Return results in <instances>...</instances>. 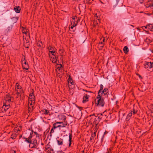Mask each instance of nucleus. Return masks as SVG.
<instances>
[{"instance_id":"obj_57","label":"nucleus","mask_w":153,"mask_h":153,"mask_svg":"<svg viewBox=\"0 0 153 153\" xmlns=\"http://www.w3.org/2000/svg\"><path fill=\"white\" fill-rule=\"evenodd\" d=\"M108 132H107L106 131H105L104 132V134H103V135H104V136L105 134H107V133H108Z\"/></svg>"},{"instance_id":"obj_45","label":"nucleus","mask_w":153,"mask_h":153,"mask_svg":"<svg viewBox=\"0 0 153 153\" xmlns=\"http://www.w3.org/2000/svg\"><path fill=\"white\" fill-rule=\"evenodd\" d=\"M97 132L94 131L93 133L92 134L91 136H93V137H95L96 136V133Z\"/></svg>"},{"instance_id":"obj_54","label":"nucleus","mask_w":153,"mask_h":153,"mask_svg":"<svg viewBox=\"0 0 153 153\" xmlns=\"http://www.w3.org/2000/svg\"><path fill=\"white\" fill-rule=\"evenodd\" d=\"M62 116L63 117V120H65L66 119V117L64 116L63 115H62Z\"/></svg>"},{"instance_id":"obj_9","label":"nucleus","mask_w":153,"mask_h":153,"mask_svg":"<svg viewBox=\"0 0 153 153\" xmlns=\"http://www.w3.org/2000/svg\"><path fill=\"white\" fill-rule=\"evenodd\" d=\"M72 133H70L69 134V140L68 141L69 142V146L70 147L71 146L72 143Z\"/></svg>"},{"instance_id":"obj_28","label":"nucleus","mask_w":153,"mask_h":153,"mask_svg":"<svg viewBox=\"0 0 153 153\" xmlns=\"http://www.w3.org/2000/svg\"><path fill=\"white\" fill-rule=\"evenodd\" d=\"M33 102V100H29V101L28 102V106H31L33 105V104H32Z\"/></svg>"},{"instance_id":"obj_7","label":"nucleus","mask_w":153,"mask_h":153,"mask_svg":"<svg viewBox=\"0 0 153 153\" xmlns=\"http://www.w3.org/2000/svg\"><path fill=\"white\" fill-rule=\"evenodd\" d=\"M42 111L43 112L44 114L46 115H49V116H51L52 114V113H51L49 111L46 109H44Z\"/></svg>"},{"instance_id":"obj_63","label":"nucleus","mask_w":153,"mask_h":153,"mask_svg":"<svg viewBox=\"0 0 153 153\" xmlns=\"http://www.w3.org/2000/svg\"><path fill=\"white\" fill-rule=\"evenodd\" d=\"M148 26V25H147L146 26H144L145 28H146V29L148 28V27H149V26Z\"/></svg>"},{"instance_id":"obj_43","label":"nucleus","mask_w":153,"mask_h":153,"mask_svg":"<svg viewBox=\"0 0 153 153\" xmlns=\"http://www.w3.org/2000/svg\"><path fill=\"white\" fill-rule=\"evenodd\" d=\"M12 137L11 138H12L13 139H15L16 137V135L14 134L13 136V134L11 135Z\"/></svg>"},{"instance_id":"obj_51","label":"nucleus","mask_w":153,"mask_h":153,"mask_svg":"<svg viewBox=\"0 0 153 153\" xmlns=\"http://www.w3.org/2000/svg\"><path fill=\"white\" fill-rule=\"evenodd\" d=\"M34 91L33 90H32V91H31L30 94V96L31 95H32V94H33Z\"/></svg>"},{"instance_id":"obj_18","label":"nucleus","mask_w":153,"mask_h":153,"mask_svg":"<svg viewBox=\"0 0 153 153\" xmlns=\"http://www.w3.org/2000/svg\"><path fill=\"white\" fill-rule=\"evenodd\" d=\"M10 105H3L2 108L4 109V111H6L9 108Z\"/></svg>"},{"instance_id":"obj_13","label":"nucleus","mask_w":153,"mask_h":153,"mask_svg":"<svg viewBox=\"0 0 153 153\" xmlns=\"http://www.w3.org/2000/svg\"><path fill=\"white\" fill-rule=\"evenodd\" d=\"M11 100H4V103L3 105H10V104Z\"/></svg>"},{"instance_id":"obj_22","label":"nucleus","mask_w":153,"mask_h":153,"mask_svg":"<svg viewBox=\"0 0 153 153\" xmlns=\"http://www.w3.org/2000/svg\"><path fill=\"white\" fill-rule=\"evenodd\" d=\"M77 22L76 23L71 22V29H73V28L75 27L77 25Z\"/></svg>"},{"instance_id":"obj_12","label":"nucleus","mask_w":153,"mask_h":153,"mask_svg":"<svg viewBox=\"0 0 153 153\" xmlns=\"http://www.w3.org/2000/svg\"><path fill=\"white\" fill-rule=\"evenodd\" d=\"M59 123L60 126V128H63L65 127L67 125V123L66 122H60Z\"/></svg>"},{"instance_id":"obj_53","label":"nucleus","mask_w":153,"mask_h":153,"mask_svg":"<svg viewBox=\"0 0 153 153\" xmlns=\"http://www.w3.org/2000/svg\"><path fill=\"white\" fill-rule=\"evenodd\" d=\"M140 4H142L143 2V0H138Z\"/></svg>"},{"instance_id":"obj_33","label":"nucleus","mask_w":153,"mask_h":153,"mask_svg":"<svg viewBox=\"0 0 153 153\" xmlns=\"http://www.w3.org/2000/svg\"><path fill=\"white\" fill-rule=\"evenodd\" d=\"M55 128H54V127L53 126V127H52V128L51 129V131L50 133V134H51L50 136L52 135L51 133H53L54 132V129Z\"/></svg>"},{"instance_id":"obj_36","label":"nucleus","mask_w":153,"mask_h":153,"mask_svg":"<svg viewBox=\"0 0 153 153\" xmlns=\"http://www.w3.org/2000/svg\"><path fill=\"white\" fill-rule=\"evenodd\" d=\"M87 2L89 4H92L94 0H86Z\"/></svg>"},{"instance_id":"obj_11","label":"nucleus","mask_w":153,"mask_h":153,"mask_svg":"<svg viewBox=\"0 0 153 153\" xmlns=\"http://www.w3.org/2000/svg\"><path fill=\"white\" fill-rule=\"evenodd\" d=\"M60 122H56L53 124V126L55 128H59V130H60Z\"/></svg>"},{"instance_id":"obj_48","label":"nucleus","mask_w":153,"mask_h":153,"mask_svg":"<svg viewBox=\"0 0 153 153\" xmlns=\"http://www.w3.org/2000/svg\"><path fill=\"white\" fill-rule=\"evenodd\" d=\"M60 67H58L57 68V69L59 71L61 68H62V65H61V64H60Z\"/></svg>"},{"instance_id":"obj_17","label":"nucleus","mask_w":153,"mask_h":153,"mask_svg":"<svg viewBox=\"0 0 153 153\" xmlns=\"http://www.w3.org/2000/svg\"><path fill=\"white\" fill-rule=\"evenodd\" d=\"M108 89L105 88L103 91H102V92H101V94L102 95V94H103L104 95H106L107 94V93H108Z\"/></svg>"},{"instance_id":"obj_2","label":"nucleus","mask_w":153,"mask_h":153,"mask_svg":"<svg viewBox=\"0 0 153 153\" xmlns=\"http://www.w3.org/2000/svg\"><path fill=\"white\" fill-rule=\"evenodd\" d=\"M95 104L98 106L103 107L105 104V102L103 98L102 100H97V102H96Z\"/></svg>"},{"instance_id":"obj_39","label":"nucleus","mask_w":153,"mask_h":153,"mask_svg":"<svg viewBox=\"0 0 153 153\" xmlns=\"http://www.w3.org/2000/svg\"><path fill=\"white\" fill-rule=\"evenodd\" d=\"M138 89L139 91L142 92L146 90V89L145 88H143L142 86L141 87V88H138Z\"/></svg>"},{"instance_id":"obj_8","label":"nucleus","mask_w":153,"mask_h":153,"mask_svg":"<svg viewBox=\"0 0 153 153\" xmlns=\"http://www.w3.org/2000/svg\"><path fill=\"white\" fill-rule=\"evenodd\" d=\"M56 141L59 145H62L63 143V140L62 139L59 138L58 137L56 139Z\"/></svg>"},{"instance_id":"obj_41","label":"nucleus","mask_w":153,"mask_h":153,"mask_svg":"<svg viewBox=\"0 0 153 153\" xmlns=\"http://www.w3.org/2000/svg\"><path fill=\"white\" fill-rule=\"evenodd\" d=\"M103 115L101 113H100L98 114V116H99L100 118L102 119V117Z\"/></svg>"},{"instance_id":"obj_34","label":"nucleus","mask_w":153,"mask_h":153,"mask_svg":"<svg viewBox=\"0 0 153 153\" xmlns=\"http://www.w3.org/2000/svg\"><path fill=\"white\" fill-rule=\"evenodd\" d=\"M145 41L147 42V43H148L151 42H152V40L146 38L145 40Z\"/></svg>"},{"instance_id":"obj_40","label":"nucleus","mask_w":153,"mask_h":153,"mask_svg":"<svg viewBox=\"0 0 153 153\" xmlns=\"http://www.w3.org/2000/svg\"><path fill=\"white\" fill-rule=\"evenodd\" d=\"M112 149V148H109L108 150L107 153H111V151Z\"/></svg>"},{"instance_id":"obj_37","label":"nucleus","mask_w":153,"mask_h":153,"mask_svg":"<svg viewBox=\"0 0 153 153\" xmlns=\"http://www.w3.org/2000/svg\"><path fill=\"white\" fill-rule=\"evenodd\" d=\"M16 89H19V88H20V86H21L19 85L18 83H17L16 84Z\"/></svg>"},{"instance_id":"obj_3","label":"nucleus","mask_w":153,"mask_h":153,"mask_svg":"<svg viewBox=\"0 0 153 153\" xmlns=\"http://www.w3.org/2000/svg\"><path fill=\"white\" fill-rule=\"evenodd\" d=\"M144 66L146 68H150L153 67V62H146L144 64Z\"/></svg>"},{"instance_id":"obj_1","label":"nucleus","mask_w":153,"mask_h":153,"mask_svg":"<svg viewBox=\"0 0 153 153\" xmlns=\"http://www.w3.org/2000/svg\"><path fill=\"white\" fill-rule=\"evenodd\" d=\"M31 143H28L30 144L29 146V147L32 148L37 149L39 143L37 142L36 139L33 138L31 140Z\"/></svg>"},{"instance_id":"obj_61","label":"nucleus","mask_w":153,"mask_h":153,"mask_svg":"<svg viewBox=\"0 0 153 153\" xmlns=\"http://www.w3.org/2000/svg\"><path fill=\"white\" fill-rule=\"evenodd\" d=\"M137 75H138V76L139 77H140L141 78V79H142V77H141V76L140 75V74H137Z\"/></svg>"},{"instance_id":"obj_27","label":"nucleus","mask_w":153,"mask_h":153,"mask_svg":"<svg viewBox=\"0 0 153 153\" xmlns=\"http://www.w3.org/2000/svg\"><path fill=\"white\" fill-rule=\"evenodd\" d=\"M100 89L98 91L99 93H101L102 92V90H103V85L102 84L100 85Z\"/></svg>"},{"instance_id":"obj_64","label":"nucleus","mask_w":153,"mask_h":153,"mask_svg":"<svg viewBox=\"0 0 153 153\" xmlns=\"http://www.w3.org/2000/svg\"><path fill=\"white\" fill-rule=\"evenodd\" d=\"M37 50H39V48H36V49H35V51L36 52Z\"/></svg>"},{"instance_id":"obj_23","label":"nucleus","mask_w":153,"mask_h":153,"mask_svg":"<svg viewBox=\"0 0 153 153\" xmlns=\"http://www.w3.org/2000/svg\"><path fill=\"white\" fill-rule=\"evenodd\" d=\"M99 122V120H98L97 118H95L93 123L95 125H98Z\"/></svg>"},{"instance_id":"obj_16","label":"nucleus","mask_w":153,"mask_h":153,"mask_svg":"<svg viewBox=\"0 0 153 153\" xmlns=\"http://www.w3.org/2000/svg\"><path fill=\"white\" fill-rule=\"evenodd\" d=\"M34 108V105H33L31 106H28V112L30 113L32 112Z\"/></svg>"},{"instance_id":"obj_20","label":"nucleus","mask_w":153,"mask_h":153,"mask_svg":"<svg viewBox=\"0 0 153 153\" xmlns=\"http://www.w3.org/2000/svg\"><path fill=\"white\" fill-rule=\"evenodd\" d=\"M49 52L50 53H52V55H53L54 56H55L54 54V53L55 52V51H54L53 50H52L53 48H48Z\"/></svg>"},{"instance_id":"obj_19","label":"nucleus","mask_w":153,"mask_h":153,"mask_svg":"<svg viewBox=\"0 0 153 153\" xmlns=\"http://www.w3.org/2000/svg\"><path fill=\"white\" fill-rule=\"evenodd\" d=\"M68 81L69 83H70L71 85L74 84V82L72 79L71 78V76L69 75V77L68 79Z\"/></svg>"},{"instance_id":"obj_46","label":"nucleus","mask_w":153,"mask_h":153,"mask_svg":"<svg viewBox=\"0 0 153 153\" xmlns=\"http://www.w3.org/2000/svg\"><path fill=\"white\" fill-rule=\"evenodd\" d=\"M59 51L61 52H60V53H63L64 51L63 49V48H62V49L60 48L59 50Z\"/></svg>"},{"instance_id":"obj_49","label":"nucleus","mask_w":153,"mask_h":153,"mask_svg":"<svg viewBox=\"0 0 153 153\" xmlns=\"http://www.w3.org/2000/svg\"><path fill=\"white\" fill-rule=\"evenodd\" d=\"M72 18L73 19L72 20H75L77 19V17L76 16H73V17H72Z\"/></svg>"},{"instance_id":"obj_35","label":"nucleus","mask_w":153,"mask_h":153,"mask_svg":"<svg viewBox=\"0 0 153 153\" xmlns=\"http://www.w3.org/2000/svg\"><path fill=\"white\" fill-rule=\"evenodd\" d=\"M98 128L99 127L98 126V125H95V126L94 128V131L97 132Z\"/></svg>"},{"instance_id":"obj_4","label":"nucleus","mask_w":153,"mask_h":153,"mask_svg":"<svg viewBox=\"0 0 153 153\" xmlns=\"http://www.w3.org/2000/svg\"><path fill=\"white\" fill-rule=\"evenodd\" d=\"M33 131H32V132L30 133V135L28 137V138H27L25 137H22V138L25 140V141L27 143H31V140L33 138L32 134H33Z\"/></svg>"},{"instance_id":"obj_38","label":"nucleus","mask_w":153,"mask_h":153,"mask_svg":"<svg viewBox=\"0 0 153 153\" xmlns=\"http://www.w3.org/2000/svg\"><path fill=\"white\" fill-rule=\"evenodd\" d=\"M53 60L52 61V62L53 63H56L57 60H56V57L55 56V57H53Z\"/></svg>"},{"instance_id":"obj_31","label":"nucleus","mask_w":153,"mask_h":153,"mask_svg":"<svg viewBox=\"0 0 153 153\" xmlns=\"http://www.w3.org/2000/svg\"><path fill=\"white\" fill-rule=\"evenodd\" d=\"M148 54H151V53H153V49L152 48V49L151 48H149V50H148Z\"/></svg>"},{"instance_id":"obj_60","label":"nucleus","mask_w":153,"mask_h":153,"mask_svg":"<svg viewBox=\"0 0 153 153\" xmlns=\"http://www.w3.org/2000/svg\"><path fill=\"white\" fill-rule=\"evenodd\" d=\"M13 100H14V98L13 97H11V100H12V101H11L12 102H13Z\"/></svg>"},{"instance_id":"obj_10","label":"nucleus","mask_w":153,"mask_h":153,"mask_svg":"<svg viewBox=\"0 0 153 153\" xmlns=\"http://www.w3.org/2000/svg\"><path fill=\"white\" fill-rule=\"evenodd\" d=\"M20 87V88H19V90L16 89V88H15V90L17 91V94H22V93H24V91H23L22 87L21 86Z\"/></svg>"},{"instance_id":"obj_62","label":"nucleus","mask_w":153,"mask_h":153,"mask_svg":"<svg viewBox=\"0 0 153 153\" xmlns=\"http://www.w3.org/2000/svg\"><path fill=\"white\" fill-rule=\"evenodd\" d=\"M71 22H72V23H75V20H72V21H71Z\"/></svg>"},{"instance_id":"obj_52","label":"nucleus","mask_w":153,"mask_h":153,"mask_svg":"<svg viewBox=\"0 0 153 153\" xmlns=\"http://www.w3.org/2000/svg\"><path fill=\"white\" fill-rule=\"evenodd\" d=\"M104 135H103L102 137V138H101V143H102V142L103 141V138H104Z\"/></svg>"},{"instance_id":"obj_14","label":"nucleus","mask_w":153,"mask_h":153,"mask_svg":"<svg viewBox=\"0 0 153 153\" xmlns=\"http://www.w3.org/2000/svg\"><path fill=\"white\" fill-rule=\"evenodd\" d=\"M11 96L9 94H7L6 95L5 97H4V100H11Z\"/></svg>"},{"instance_id":"obj_15","label":"nucleus","mask_w":153,"mask_h":153,"mask_svg":"<svg viewBox=\"0 0 153 153\" xmlns=\"http://www.w3.org/2000/svg\"><path fill=\"white\" fill-rule=\"evenodd\" d=\"M14 10L16 13H19L21 10L20 7L19 6H16L14 7Z\"/></svg>"},{"instance_id":"obj_58","label":"nucleus","mask_w":153,"mask_h":153,"mask_svg":"<svg viewBox=\"0 0 153 153\" xmlns=\"http://www.w3.org/2000/svg\"><path fill=\"white\" fill-rule=\"evenodd\" d=\"M27 31H24L23 32V34H25V35L27 34Z\"/></svg>"},{"instance_id":"obj_6","label":"nucleus","mask_w":153,"mask_h":153,"mask_svg":"<svg viewBox=\"0 0 153 153\" xmlns=\"http://www.w3.org/2000/svg\"><path fill=\"white\" fill-rule=\"evenodd\" d=\"M89 95L85 94L83 97L82 102L85 103L88 101V98L89 97Z\"/></svg>"},{"instance_id":"obj_44","label":"nucleus","mask_w":153,"mask_h":153,"mask_svg":"<svg viewBox=\"0 0 153 153\" xmlns=\"http://www.w3.org/2000/svg\"><path fill=\"white\" fill-rule=\"evenodd\" d=\"M40 136L41 137V135H40L39 134H37V135H36V137L35 138L36 139V138H38V139H39V138H40ZM33 136V138H34Z\"/></svg>"},{"instance_id":"obj_50","label":"nucleus","mask_w":153,"mask_h":153,"mask_svg":"<svg viewBox=\"0 0 153 153\" xmlns=\"http://www.w3.org/2000/svg\"><path fill=\"white\" fill-rule=\"evenodd\" d=\"M94 115L96 117H98V114H93L92 115H91L90 116H94Z\"/></svg>"},{"instance_id":"obj_29","label":"nucleus","mask_w":153,"mask_h":153,"mask_svg":"<svg viewBox=\"0 0 153 153\" xmlns=\"http://www.w3.org/2000/svg\"><path fill=\"white\" fill-rule=\"evenodd\" d=\"M12 29V27H8L6 30V31L7 33L8 32H10L11 30Z\"/></svg>"},{"instance_id":"obj_5","label":"nucleus","mask_w":153,"mask_h":153,"mask_svg":"<svg viewBox=\"0 0 153 153\" xmlns=\"http://www.w3.org/2000/svg\"><path fill=\"white\" fill-rule=\"evenodd\" d=\"M24 58L23 61H22V63L24 62V64H22V68L23 69H25L26 70H28L29 69V66L27 64V62L25 59V56H24Z\"/></svg>"},{"instance_id":"obj_32","label":"nucleus","mask_w":153,"mask_h":153,"mask_svg":"<svg viewBox=\"0 0 153 153\" xmlns=\"http://www.w3.org/2000/svg\"><path fill=\"white\" fill-rule=\"evenodd\" d=\"M124 52L126 54H127L128 52V48H123Z\"/></svg>"},{"instance_id":"obj_59","label":"nucleus","mask_w":153,"mask_h":153,"mask_svg":"<svg viewBox=\"0 0 153 153\" xmlns=\"http://www.w3.org/2000/svg\"><path fill=\"white\" fill-rule=\"evenodd\" d=\"M98 118H97L98 120H99V121H100V120L102 119L100 117H99V116H98Z\"/></svg>"},{"instance_id":"obj_55","label":"nucleus","mask_w":153,"mask_h":153,"mask_svg":"<svg viewBox=\"0 0 153 153\" xmlns=\"http://www.w3.org/2000/svg\"><path fill=\"white\" fill-rule=\"evenodd\" d=\"M39 49H40V50L39 51V54H42V53L41 48H39Z\"/></svg>"},{"instance_id":"obj_25","label":"nucleus","mask_w":153,"mask_h":153,"mask_svg":"<svg viewBox=\"0 0 153 153\" xmlns=\"http://www.w3.org/2000/svg\"><path fill=\"white\" fill-rule=\"evenodd\" d=\"M148 29L151 30L153 28V24H149L148 25Z\"/></svg>"},{"instance_id":"obj_26","label":"nucleus","mask_w":153,"mask_h":153,"mask_svg":"<svg viewBox=\"0 0 153 153\" xmlns=\"http://www.w3.org/2000/svg\"><path fill=\"white\" fill-rule=\"evenodd\" d=\"M132 114V112L131 113L130 112L128 114L126 118V120H129V118L131 116Z\"/></svg>"},{"instance_id":"obj_47","label":"nucleus","mask_w":153,"mask_h":153,"mask_svg":"<svg viewBox=\"0 0 153 153\" xmlns=\"http://www.w3.org/2000/svg\"><path fill=\"white\" fill-rule=\"evenodd\" d=\"M94 137L93 136H91L90 139V141H92V140L94 139Z\"/></svg>"},{"instance_id":"obj_30","label":"nucleus","mask_w":153,"mask_h":153,"mask_svg":"<svg viewBox=\"0 0 153 153\" xmlns=\"http://www.w3.org/2000/svg\"><path fill=\"white\" fill-rule=\"evenodd\" d=\"M137 111V110H135V109L133 108V111H131V112L133 113V114H136Z\"/></svg>"},{"instance_id":"obj_24","label":"nucleus","mask_w":153,"mask_h":153,"mask_svg":"<svg viewBox=\"0 0 153 153\" xmlns=\"http://www.w3.org/2000/svg\"><path fill=\"white\" fill-rule=\"evenodd\" d=\"M30 97H29V100H33V101H34V103L35 100L34 99L35 98V96L34 94H32V95H31V96H30Z\"/></svg>"},{"instance_id":"obj_56","label":"nucleus","mask_w":153,"mask_h":153,"mask_svg":"<svg viewBox=\"0 0 153 153\" xmlns=\"http://www.w3.org/2000/svg\"><path fill=\"white\" fill-rule=\"evenodd\" d=\"M16 19V20H17L18 19V17H13L12 18V19Z\"/></svg>"},{"instance_id":"obj_42","label":"nucleus","mask_w":153,"mask_h":153,"mask_svg":"<svg viewBox=\"0 0 153 153\" xmlns=\"http://www.w3.org/2000/svg\"><path fill=\"white\" fill-rule=\"evenodd\" d=\"M41 44H42V43L41 42H39V43H38L37 44L38 46L39 47H41L42 46H41Z\"/></svg>"},{"instance_id":"obj_21","label":"nucleus","mask_w":153,"mask_h":153,"mask_svg":"<svg viewBox=\"0 0 153 153\" xmlns=\"http://www.w3.org/2000/svg\"><path fill=\"white\" fill-rule=\"evenodd\" d=\"M98 95L97 96V97H96V99H97V100H102V96H101V93H99V92H98Z\"/></svg>"}]
</instances>
